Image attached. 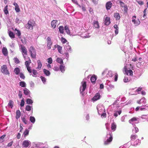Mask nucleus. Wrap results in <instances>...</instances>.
Returning a JSON list of instances; mask_svg holds the SVG:
<instances>
[{
    "label": "nucleus",
    "mask_w": 148,
    "mask_h": 148,
    "mask_svg": "<svg viewBox=\"0 0 148 148\" xmlns=\"http://www.w3.org/2000/svg\"><path fill=\"white\" fill-rule=\"evenodd\" d=\"M21 112L19 110H18L16 112V118L17 119H18L21 116Z\"/></svg>",
    "instance_id": "30"
},
{
    "label": "nucleus",
    "mask_w": 148,
    "mask_h": 148,
    "mask_svg": "<svg viewBox=\"0 0 148 148\" xmlns=\"http://www.w3.org/2000/svg\"><path fill=\"white\" fill-rule=\"evenodd\" d=\"M35 25V22L32 20H29L25 25V27L28 29L32 30Z\"/></svg>",
    "instance_id": "1"
},
{
    "label": "nucleus",
    "mask_w": 148,
    "mask_h": 148,
    "mask_svg": "<svg viewBox=\"0 0 148 148\" xmlns=\"http://www.w3.org/2000/svg\"><path fill=\"white\" fill-rule=\"evenodd\" d=\"M42 143H39L37 144H35V146L37 147H40L41 145H43Z\"/></svg>",
    "instance_id": "62"
},
{
    "label": "nucleus",
    "mask_w": 148,
    "mask_h": 148,
    "mask_svg": "<svg viewBox=\"0 0 148 148\" xmlns=\"http://www.w3.org/2000/svg\"><path fill=\"white\" fill-rule=\"evenodd\" d=\"M14 105V102L11 100H10L8 104V107L12 108Z\"/></svg>",
    "instance_id": "22"
},
{
    "label": "nucleus",
    "mask_w": 148,
    "mask_h": 148,
    "mask_svg": "<svg viewBox=\"0 0 148 148\" xmlns=\"http://www.w3.org/2000/svg\"><path fill=\"white\" fill-rule=\"evenodd\" d=\"M81 37L83 38H89L90 36L88 34L84 33L82 34Z\"/></svg>",
    "instance_id": "26"
},
{
    "label": "nucleus",
    "mask_w": 148,
    "mask_h": 148,
    "mask_svg": "<svg viewBox=\"0 0 148 148\" xmlns=\"http://www.w3.org/2000/svg\"><path fill=\"white\" fill-rule=\"evenodd\" d=\"M138 131V128L136 127H135L132 129V132L133 133H136Z\"/></svg>",
    "instance_id": "50"
},
{
    "label": "nucleus",
    "mask_w": 148,
    "mask_h": 148,
    "mask_svg": "<svg viewBox=\"0 0 148 148\" xmlns=\"http://www.w3.org/2000/svg\"><path fill=\"white\" fill-rule=\"evenodd\" d=\"M24 104L25 102L24 101V99L23 98L21 100V102L20 104V106L21 107H23L24 106Z\"/></svg>",
    "instance_id": "57"
},
{
    "label": "nucleus",
    "mask_w": 148,
    "mask_h": 148,
    "mask_svg": "<svg viewBox=\"0 0 148 148\" xmlns=\"http://www.w3.org/2000/svg\"><path fill=\"white\" fill-rule=\"evenodd\" d=\"M30 121L32 123H34L35 121V119L34 116H30Z\"/></svg>",
    "instance_id": "49"
},
{
    "label": "nucleus",
    "mask_w": 148,
    "mask_h": 148,
    "mask_svg": "<svg viewBox=\"0 0 148 148\" xmlns=\"http://www.w3.org/2000/svg\"><path fill=\"white\" fill-rule=\"evenodd\" d=\"M140 102H141V103H143L144 104H145L146 103V99L144 97L142 98L140 100Z\"/></svg>",
    "instance_id": "52"
},
{
    "label": "nucleus",
    "mask_w": 148,
    "mask_h": 148,
    "mask_svg": "<svg viewBox=\"0 0 148 148\" xmlns=\"http://www.w3.org/2000/svg\"><path fill=\"white\" fill-rule=\"evenodd\" d=\"M8 5H6L4 8L3 11L5 14H7L9 13V12L8 10Z\"/></svg>",
    "instance_id": "46"
},
{
    "label": "nucleus",
    "mask_w": 148,
    "mask_h": 148,
    "mask_svg": "<svg viewBox=\"0 0 148 148\" xmlns=\"http://www.w3.org/2000/svg\"><path fill=\"white\" fill-rule=\"evenodd\" d=\"M121 110H119L118 111H115L114 112V115L116 117H117L118 115H120L121 114Z\"/></svg>",
    "instance_id": "37"
},
{
    "label": "nucleus",
    "mask_w": 148,
    "mask_h": 148,
    "mask_svg": "<svg viewBox=\"0 0 148 148\" xmlns=\"http://www.w3.org/2000/svg\"><path fill=\"white\" fill-rule=\"evenodd\" d=\"M37 63L38 64V67L36 69L40 70L41 69L42 65L41 62L40 60H38L37 61Z\"/></svg>",
    "instance_id": "27"
},
{
    "label": "nucleus",
    "mask_w": 148,
    "mask_h": 148,
    "mask_svg": "<svg viewBox=\"0 0 148 148\" xmlns=\"http://www.w3.org/2000/svg\"><path fill=\"white\" fill-rule=\"evenodd\" d=\"M61 41L63 43L65 44V43L67 42V40L65 38H61Z\"/></svg>",
    "instance_id": "60"
},
{
    "label": "nucleus",
    "mask_w": 148,
    "mask_h": 148,
    "mask_svg": "<svg viewBox=\"0 0 148 148\" xmlns=\"http://www.w3.org/2000/svg\"><path fill=\"white\" fill-rule=\"evenodd\" d=\"M29 130L26 129L23 133V135L24 137H25L27 136L29 134Z\"/></svg>",
    "instance_id": "35"
},
{
    "label": "nucleus",
    "mask_w": 148,
    "mask_h": 148,
    "mask_svg": "<svg viewBox=\"0 0 148 148\" xmlns=\"http://www.w3.org/2000/svg\"><path fill=\"white\" fill-rule=\"evenodd\" d=\"M57 21L56 20H54L51 21V25L52 27L53 28H55L56 27Z\"/></svg>",
    "instance_id": "24"
},
{
    "label": "nucleus",
    "mask_w": 148,
    "mask_h": 148,
    "mask_svg": "<svg viewBox=\"0 0 148 148\" xmlns=\"http://www.w3.org/2000/svg\"><path fill=\"white\" fill-rule=\"evenodd\" d=\"M112 3L110 1H108L106 4V8L107 10H110L112 6Z\"/></svg>",
    "instance_id": "20"
},
{
    "label": "nucleus",
    "mask_w": 148,
    "mask_h": 148,
    "mask_svg": "<svg viewBox=\"0 0 148 148\" xmlns=\"http://www.w3.org/2000/svg\"><path fill=\"white\" fill-rule=\"evenodd\" d=\"M14 60L16 63L18 64L20 63L19 60L16 57L14 58Z\"/></svg>",
    "instance_id": "59"
},
{
    "label": "nucleus",
    "mask_w": 148,
    "mask_h": 148,
    "mask_svg": "<svg viewBox=\"0 0 148 148\" xmlns=\"http://www.w3.org/2000/svg\"><path fill=\"white\" fill-rule=\"evenodd\" d=\"M132 22L136 26L138 25L140 23V21L138 19L136 18V16H132Z\"/></svg>",
    "instance_id": "9"
},
{
    "label": "nucleus",
    "mask_w": 148,
    "mask_h": 148,
    "mask_svg": "<svg viewBox=\"0 0 148 148\" xmlns=\"http://www.w3.org/2000/svg\"><path fill=\"white\" fill-rule=\"evenodd\" d=\"M102 75L104 77H112L113 76V73L112 71L106 69L102 73Z\"/></svg>",
    "instance_id": "2"
},
{
    "label": "nucleus",
    "mask_w": 148,
    "mask_h": 148,
    "mask_svg": "<svg viewBox=\"0 0 148 148\" xmlns=\"http://www.w3.org/2000/svg\"><path fill=\"white\" fill-rule=\"evenodd\" d=\"M114 28L115 29V34L117 35L119 32V27L117 25H114Z\"/></svg>",
    "instance_id": "33"
},
{
    "label": "nucleus",
    "mask_w": 148,
    "mask_h": 148,
    "mask_svg": "<svg viewBox=\"0 0 148 148\" xmlns=\"http://www.w3.org/2000/svg\"><path fill=\"white\" fill-rule=\"evenodd\" d=\"M9 35L12 38H15L14 34L11 31H10L9 32Z\"/></svg>",
    "instance_id": "45"
},
{
    "label": "nucleus",
    "mask_w": 148,
    "mask_h": 148,
    "mask_svg": "<svg viewBox=\"0 0 148 148\" xmlns=\"http://www.w3.org/2000/svg\"><path fill=\"white\" fill-rule=\"evenodd\" d=\"M125 73L127 75H129L130 76H132L133 75V72L131 70H125Z\"/></svg>",
    "instance_id": "31"
},
{
    "label": "nucleus",
    "mask_w": 148,
    "mask_h": 148,
    "mask_svg": "<svg viewBox=\"0 0 148 148\" xmlns=\"http://www.w3.org/2000/svg\"><path fill=\"white\" fill-rule=\"evenodd\" d=\"M97 108L99 114H101L102 113L104 112V107L103 105H98L97 107Z\"/></svg>",
    "instance_id": "8"
},
{
    "label": "nucleus",
    "mask_w": 148,
    "mask_h": 148,
    "mask_svg": "<svg viewBox=\"0 0 148 148\" xmlns=\"http://www.w3.org/2000/svg\"><path fill=\"white\" fill-rule=\"evenodd\" d=\"M26 103L28 104H32L33 101L32 99L28 98L26 99Z\"/></svg>",
    "instance_id": "44"
},
{
    "label": "nucleus",
    "mask_w": 148,
    "mask_h": 148,
    "mask_svg": "<svg viewBox=\"0 0 148 148\" xmlns=\"http://www.w3.org/2000/svg\"><path fill=\"white\" fill-rule=\"evenodd\" d=\"M56 61L58 63L60 64H63V60L62 59L60 58H58L56 59Z\"/></svg>",
    "instance_id": "47"
},
{
    "label": "nucleus",
    "mask_w": 148,
    "mask_h": 148,
    "mask_svg": "<svg viewBox=\"0 0 148 148\" xmlns=\"http://www.w3.org/2000/svg\"><path fill=\"white\" fill-rule=\"evenodd\" d=\"M120 100V97H118L117 98L116 100L114 102L113 106V107H116V108H118L120 107L119 103V102Z\"/></svg>",
    "instance_id": "14"
},
{
    "label": "nucleus",
    "mask_w": 148,
    "mask_h": 148,
    "mask_svg": "<svg viewBox=\"0 0 148 148\" xmlns=\"http://www.w3.org/2000/svg\"><path fill=\"white\" fill-rule=\"evenodd\" d=\"M20 49L21 50L22 54L25 60H26L25 55H27V49L23 45H21L19 46Z\"/></svg>",
    "instance_id": "5"
},
{
    "label": "nucleus",
    "mask_w": 148,
    "mask_h": 148,
    "mask_svg": "<svg viewBox=\"0 0 148 148\" xmlns=\"http://www.w3.org/2000/svg\"><path fill=\"white\" fill-rule=\"evenodd\" d=\"M31 144V142L29 140H25L23 142L22 146L23 147H27L30 146Z\"/></svg>",
    "instance_id": "12"
},
{
    "label": "nucleus",
    "mask_w": 148,
    "mask_h": 148,
    "mask_svg": "<svg viewBox=\"0 0 148 148\" xmlns=\"http://www.w3.org/2000/svg\"><path fill=\"white\" fill-rule=\"evenodd\" d=\"M81 85L80 88V93L83 95V92L85 90L86 88V82L85 81H82L81 83Z\"/></svg>",
    "instance_id": "6"
},
{
    "label": "nucleus",
    "mask_w": 148,
    "mask_h": 148,
    "mask_svg": "<svg viewBox=\"0 0 148 148\" xmlns=\"http://www.w3.org/2000/svg\"><path fill=\"white\" fill-rule=\"evenodd\" d=\"M1 71L4 74L8 75L9 74V72L7 69L6 65H4L1 66Z\"/></svg>",
    "instance_id": "7"
},
{
    "label": "nucleus",
    "mask_w": 148,
    "mask_h": 148,
    "mask_svg": "<svg viewBox=\"0 0 148 148\" xmlns=\"http://www.w3.org/2000/svg\"><path fill=\"white\" fill-rule=\"evenodd\" d=\"M97 79V77L95 75H93L90 78V80L91 82L92 83H95Z\"/></svg>",
    "instance_id": "25"
},
{
    "label": "nucleus",
    "mask_w": 148,
    "mask_h": 148,
    "mask_svg": "<svg viewBox=\"0 0 148 148\" xmlns=\"http://www.w3.org/2000/svg\"><path fill=\"white\" fill-rule=\"evenodd\" d=\"M43 71L44 74L47 76H49L51 74L50 71L45 69H43Z\"/></svg>",
    "instance_id": "28"
},
{
    "label": "nucleus",
    "mask_w": 148,
    "mask_h": 148,
    "mask_svg": "<svg viewBox=\"0 0 148 148\" xmlns=\"http://www.w3.org/2000/svg\"><path fill=\"white\" fill-rule=\"evenodd\" d=\"M20 70L18 67L15 68L14 69V72L17 75H18L20 73Z\"/></svg>",
    "instance_id": "43"
},
{
    "label": "nucleus",
    "mask_w": 148,
    "mask_h": 148,
    "mask_svg": "<svg viewBox=\"0 0 148 148\" xmlns=\"http://www.w3.org/2000/svg\"><path fill=\"white\" fill-rule=\"evenodd\" d=\"M28 58L29 59V60L26 61L25 62V65L26 67L29 66L30 64L31 63V61L29 58Z\"/></svg>",
    "instance_id": "38"
},
{
    "label": "nucleus",
    "mask_w": 148,
    "mask_h": 148,
    "mask_svg": "<svg viewBox=\"0 0 148 148\" xmlns=\"http://www.w3.org/2000/svg\"><path fill=\"white\" fill-rule=\"evenodd\" d=\"M41 79L42 82L43 83L45 84V83L46 79L44 77L41 76L40 77Z\"/></svg>",
    "instance_id": "55"
},
{
    "label": "nucleus",
    "mask_w": 148,
    "mask_h": 148,
    "mask_svg": "<svg viewBox=\"0 0 148 148\" xmlns=\"http://www.w3.org/2000/svg\"><path fill=\"white\" fill-rule=\"evenodd\" d=\"M26 67L27 68V69L28 72L30 73H31L32 72V71L31 69V67L30 66H28Z\"/></svg>",
    "instance_id": "63"
},
{
    "label": "nucleus",
    "mask_w": 148,
    "mask_h": 148,
    "mask_svg": "<svg viewBox=\"0 0 148 148\" xmlns=\"http://www.w3.org/2000/svg\"><path fill=\"white\" fill-rule=\"evenodd\" d=\"M138 137V136L136 134H132L131 136V141H134V140L137 138Z\"/></svg>",
    "instance_id": "42"
},
{
    "label": "nucleus",
    "mask_w": 148,
    "mask_h": 148,
    "mask_svg": "<svg viewBox=\"0 0 148 148\" xmlns=\"http://www.w3.org/2000/svg\"><path fill=\"white\" fill-rule=\"evenodd\" d=\"M119 3L120 4L121 7L122 8H123L125 5V3L121 1H119Z\"/></svg>",
    "instance_id": "56"
},
{
    "label": "nucleus",
    "mask_w": 148,
    "mask_h": 148,
    "mask_svg": "<svg viewBox=\"0 0 148 148\" xmlns=\"http://www.w3.org/2000/svg\"><path fill=\"white\" fill-rule=\"evenodd\" d=\"M114 17L116 20H119L120 18V14L118 13H115L114 14Z\"/></svg>",
    "instance_id": "29"
},
{
    "label": "nucleus",
    "mask_w": 148,
    "mask_h": 148,
    "mask_svg": "<svg viewBox=\"0 0 148 148\" xmlns=\"http://www.w3.org/2000/svg\"><path fill=\"white\" fill-rule=\"evenodd\" d=\"M138 118L134 117L131 119H130L129 122L130 123L133 125L135 123H138Z\"/></svg>",
    "instance_id": "11"
},
{
    "label": "nucleus",
    "mask_w": 148,
    "mask_h": 148,
    "mask_svg": "<svg viewBox=\"0 0 148 148\" xmlns=\"http://www.w3.org/2000/svg\"><path fill=\"white\" fill-rule=\"evenodd\" d=\"M31 108L32 109V107L29 105H27L26 106L25 110L27 111H29L31 110Z\"/></svg>",
    "instance_id": "53"
},
{
    "label": "nucleus",
    "mask_w": 148,
    "mask_h": 148,
    "mask_svg": "<svg viewBox=\"0 0 148 148\" xmlns=\"http://www.w3.org/2000/svg\"><path fill=\"white\" fill-rule=\"evenodd\" d=\"M65 66L63 64H61L60 65L59 69L62 73H64L65 71Z\"/></svg>",
    "instance_id": "32"
},
{
    "label": "nucleus",
    "mask_w": 148,
    "mask_h": 148,
    "mask_svg": "<svg viewBox=\"0 0 148 148\" xmlns=\"http://www.w3.org/2000/svg\"><path fill=\"white\" fill-rule=\"evenodd\" d=\"M116 125L115 123L113 122L111 124V128L113 131H114L116 130Z\"/></svg>",
    "instance_id": "23"
},
{
    "label": "nucleus",
    "mask_w": 148,
    "mask_h": 148,
    "mask_svg": "<svg viewBox=\"0 0 148 148\" xmlns=\"http://www.w3.org/2000/svg\"><path fill=\"white\" fill-rule=\"evenodd\" d=\"M24 93L25 95H29L30 93V91L27 88H25L24 90Z\"/></svg>",
    "instance_id": "36"
},
{
    "label": "nucleus",
    "mask_w": 148,
    "mask_h": 148,
    "mask_svg": "<svg viewBox=\"0 0 148 148\" xmlns=\"http://www.w3.org/2000/svg\"><path fill=\"white\" fill-rule=\"evenodd\" d=\"M59 30L61 34H63L64 32V28L63 26H61L59 27Z\"/></svg>",
    "instance_id": "40"
},
{
    "label": "nucleus",
    "mask_w": 148,
    "mask_h": 148,
    "mask_svg": "<svg viewBox=\"0 0 148 148\" xmlns=\"http://www.w3.org/2000/svg\"><path fill=\"white\" fill-rule=\"evenodd\" d=\"M124 8L123 10L125 12H127L128 10V7L127 5H125L123 7Z\"/></svg>",
    "instance_id": "64"
},
{
    "label": "nucleus",
    "mask_w": 148,
    "mask_h": 148,
    "mask_svg": "<svg viewBox=\"0 0 148 148\" xmlns=\"http://www.w3.org/2000/svg\"><path fill=\"white\" fill-rule=\"evenodd\" d=\"M47 48L48 49H49L51 48V46L52 43L50 38L48 37L46 39Z\"/></svg>",
    "instance_id": "10"
},
{
    "label": "nucleus",
    "mask_w": 148,
    "mask_h": 148,
    "mask_svg": "<svg viewBox=\"0 0 148 148\" xmlns=\"http://www.w3.org/2000/svg\"><path fill=\"white\" fill-rule=\"evenodd\" d=\"M64 29L66 33L68 34H70V32L68 26L66 25L64 27Z\"/></svg>",
    "instance_id": "39"
},
{
    "label": "nucleus",
    "mask_w": 148,
    "mask_h": 148,
    "mask_svg": "<svg viewBox=\"0 0 148 148\" xmlns=\"http://www.w3.org/2000/svg\"><path fill=\"white\" fill-rule=\"evenodd\" d=\"M19 85L23 87H24L26 86V84L25 82L22 81L20 82Z\"/></svg>",
    "instance_id": "48"
},
{
    "label": "nucleus",
    "mask_w": 148,
    "mask_h": 148,
    "mask_svg": "<svg viewBox=\"0 0 148 148\" xmlns=\"http://www.w3.org/2000/svg\"><path fill=\"white\" fill-rule=\"evenodd\" d=\"M106 138V140L104 141V144L106 145L109 144L112 140V136L111 132H110L109 134H107Z\"/></svg>",
    "instance_id": "3"
},
{
    "label": "nucleus",
    "mask_w": 148,
    "mask_h": 148,
    "mask_svg": "<svg viewBox=\"0 0 148 148\" xmlns=\"http://www.w3.org/2000/svg\"><path fill=\"white\" fill-rule=\"evenodd\" d=\"M29 51L31 54V57L33 58H35L36 52L35 48L31 46L29 49Z\"/></svg>",
    "instance_id": "4"
},
{
    "label": "nucleus",
    "mask_w": 148,
    "mask_h": 148,
    "mask_svg": "<svg viewBox=\"0 0 148 148\" xmlns=\"http://www.w3.org/2000/svg\"><path fill=\"white\" fill-rule=\"evenodd\" d=\"M101 97V95L99 92L97 93L94 97L92 98V101L94 102L99 99Z\"/></svg>",
    "instance_id": "13"
},
{
    "label": "nucleus",
    "mask_w": 148,
    "mask_h": 148,
    "mask_svg": "<svg viewBox=\"0 0 148 148\" xmlns=\"http://www.w3.org/2000/svg\"><path fill=\"white\" fill-rule=\"evenodd\" d=\"M2 52L3 55L5 56L8 55V51L7 48L5 47H3L2 49Z\"/></svg>",
    "instance_id": "21"
},
{
    "label": "nucleus",
    "mask_w": 148,
    "mask_h": 148,
    "mask_svg": "<svg viewBox=\"0 0 148 148\" xmlns=\"http://www.w3.org/2000/svg\"><path fill=\"white\" fill-rule=\"evenodd\" d=\"M47 62L49 64H51L52 63V59L51 58H49L47 59Z\"/></svg>",
    "instance_id": "58"
},
{
    "label": "nucleus",
    "mask_w": 148,
    "mask_h": 148,
    "mask_svg": "<svg viewBox=\"0 0 148 148\" xmlns=\"http://www.w3.org/2000/svg\"><path fill=\"white\" fill-rule=\"evenodd\" d=\"M107 85L109 86L108 87V86H106V87L108 91H110L111 90L113 89L114 88V86L113 85L111 84L110 82H109L107 83Z\"/></svg>",
    "instance_id": "18"
},
{
    "label": "nucleus",
    "mask_w": 148,
    "mask_h": 148,
    "mask_svg": "<svg viewBox=\"0 0 148 148\" xmlns=\"http://www.w3.org/2000/svg\"><path fill=\"white\" fill-rule=\"evenodd\" d=\"M33 74L32 76L34 77H36L38 76V73L37 71L35 69H33L32 70Z\"/></svg>",
    "instance_id": "41"
},
{
    "label": "nucleus",
    "mask_w": 148,
    "mask_h": 148,
    "mask_svg": "<svg viewBox=\"0 0 148 148\" xmlns=\"http://www.w3.org/2000/svg\"><path fill=\"white\" fill-rule=\"evenodd\" d=\"M20 78L23 79H24L25 77L24 75L22 73H20Z\"/></svg>",
    "instance_id": "61"
},
{
    "label": "nucleus",
    "mask_w": 148,
    "mask_h": 148,
    "mask_svg": "<svg viewBox=\"0 0 148 148\" xmlns=\"http://www.w3.org/2000/svg\"><path fill=\"white\" fill-rule=\"evenodd\" d=\"M104 24L107 25H109L110 23V18L105 15L104 16Z\"/></svg>",
    "instance_id": "15"
},
{
    "label": "nucleus",
    "mask_w": 148,
    "mask_h": 148,
    "mask_svg": "<svg viewBox=\"0 0 148 148\" xmlns=\"http://www.w3.org/2000/svg\"><path fill=\"white\" fill-rule=\"evenodd\" d=\"M131 143L132 145L134 146H136L140 144V141L139 139H137L135 141L133 140L131 141Z\"/></svg>",
    "instance_id": "16"
},
{
    "label": "nucleus",
    "mask_w": 148,
    "mask_h": 148,
    "mask_svg": "<svg viewBox=\"0 0 148 148\" xmlns=\"http://www.w3.org/2000/svg\"><path fill=\"white\" fill-rule=\"evenodd\" d=\"M22 121L25 124H26L28 123V121L26 120L25 117H22Z\"/></svg>",
    "instance_id": "54"
},
{
    "label": "nucleus",
    "mask_w": 148,
    "mask_h": 148,
    "mask_svg": "<svg viewBox=\"0 0 148 148\" xmlns=\"http://www.w3.org/2000/svg\"><path fill=\"white\" fill-rule=\"evenodd\" d=\"M55 47L56 48L57 47L58 48V52L60 53H62L61 50H62V47L61 46H60L59 45H55Z\"/></svg>",
    "instance_id": "34"
},
{
    "label": "nucleus",
    "mask_w": 148,
    "mask_h": 148,
    "mask_svg": "<svg viewBox=\"0 0 148 148\" xmlns=\"http://www.w3.org/2000/svg\"><path fill=\"white\" fill-rule=\"evenodd\" d=\"M66 44L64 46L65 49L69 52H71L72 49L70 46L69 45L68 42H67Z\"/></svg>",
    "instance_id": "17"
},
{
    "label": "nucleus",
    "mask_w": 148,
    "mask_h": 148,
    "mask_svg": "<svg viewBox=\"0 0 148 148\" xmlns=\"http://www.w3.org/2000/svg\"><path fill=\"white\" fill-rule=\"evenodd\" d=\"M148 115H143L140 117L142 119H145L147 121V119L148 118Z\"/></svg>",
    "instance_id": "51"
},
{
    "label": "nucleus",
    "mask_w": 148,
    "mask_h": 148,
    "mask_svg": "<svg viewBox=\"0 0 148 148\" xmlns=\"http://www.w3.org/2000/svg\"><path fill=\"white\" fill-rule=\"evenodd\" d=\"M93 23L94 26L95 28L98 29L99 28V25L98 21L94 20Z\"/></svg>",
    "instance_id": "19"
}]
</instances>
